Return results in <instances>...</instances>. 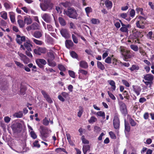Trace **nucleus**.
<instances>
[{
	"mask_svg": "<svg viewBox=\"0 0 154 154\" xmlns=\"http://www.w3.org/2000/svg\"><path fill=\"white\" fill-rule=\"evenodd\" d=\"M64 13L69 17L76 19L78 14L75 9L73 8H69L67 10L64 11Z\"/></svg>",
	"mask_w": 154,
	"mask_h": 154,
	"instance_id": "obj_1",
	"label": "nucleus"
},
{
	"mask_svg": "<svg viewBox=\"0 0 154 154\" xmlns=\"http://www.w3.org/2000/svg\"><path fill=\"white\" fill-rule=\"evenodd\" d=\"M40 129L41 137L42 139L47 138L49 134L51 132L50 130L47 128H44L42 126H40Z\"/></svg>",
	"mask_w": 154,
	"mask_h": 154,
	"instance_id": "obj_2",
	"label": "nucleus"
},
{
	"mask_svg": "<svg viewBox=\"0 0 154 154\" xmlns=\"http://www.w3.org/2000/svg\"><path fill=\"white\" fill-rule=\"evenodd\" d=\"M136 19L138 20L136 23L137 26L140 29H144L145 27V21L146 19L140 16H139L138 18L137 17L136 18Z\"/></svg>",
	"mask_w": 154,
	"mask_h": 154,
	"instance_id": "obj_3",
	"label": "nucleus"
},
{
	"mask_svg": "<svg viewBox=\"0 0 154 154\" xmlns=\"http://www.w3.org/2000/svg\"><path fill=\"white\" fill-rule=\"evenodd\" d=\"M32 47V45L31 44L30 41L29 40L25 42L23 45H21L20 48L23 50H26L28 51H32L31 47Z\"/></svg>",
	"mask_w": 154,
	"mask_h": 154,
	"instance_id": "obj_4",
	"label": "nucleus"
},
{
	"mask_svg": "<svg viewBox=\"0 0 154 154\" xmlns=\"http://www.w3.org/2000/svg\"><path fill=\"white\" fill-rule=\"evenodd\" d=\"M113 124L115 129H119L120 125V121L118 114H115L113 121Z\"/></svg>",
	"mask_w": 154,
	"mask_h": 154,
	"instance_id": "obj_5",
	"label": "nucleus"
},
{
	"mask_svg": "<svg viewBox=\"0 0 154 154\" xmlns=\"http://www.w3.org/2000/svg\"><path fill=\"white\" fill-rule=\"evenodd\" d=\"M46 50L45 48L38 47L34 50V53L38 55H40L42 54L45 53Z\"/></svg>",
	"mask_w": 154,
	"mask_h": 154,
	"instance_id": "obj_6",
	"label": "nucleus"
},
{
	"mask_svg": "<svg viewBox=\"0 0 154 154\" xmlns=\"http://www.w3.org/2000/svg\"><path fill=\"white\" fill-rule=\"evenodd\" d=\"M120 110L121 113L125 116L127 113L126 106L125 104L122 102L119 103Z\"/></svg>",
	"mask_w": 154,
	"mask_h": 154,
	"instance_id": "obj_7",
	"label": "nucleus"
},
{
	"mask_svg": "<svg viewBox=\"0 0 154 154\" xmlns=\"http://www.w3.org/2000/svg\"><path fill=\"white\" fill-rule=\"evenodd\" d=\"M18 54L20 58V60L23 61L24 63L27 64L29 63V59L25 55L21 53H18Z\"/></svg>",
	"mask_w": 154,
	"mask_h": 154,
	"instance_id": "obj_8",
	"label": "nucleus"
},
{
	"mask_svg": "<svg viewBox=\"0 0 154 154\" xmlns=\"http://www.w3.org/2000/svg\"><path fill=\"white\" fill-rule=\"evenodd\" d=\"M41 93L43 96L44 97L46 101L49 103H53V101L49 95L44 90L41 91Z\"/></svg>",
	"mask_w": 154,
	"mask_h": 154,
	"instance_id": "obj_9",
	"label": "nucleus"
},
{
	"mask_svg": "<svg viewBox=\"0 0 154 154\" xmlns=\"http://www.w3.org/2000/svg\"><path fill=\"white\" fill-rule=\"evenodd\" d=\"M36 62L39 67L40 68H43V65L46 63V61L43 59H38L36 60Z\"/></svg>",
	"mask_w": 154,
	"mask_h": 154,
	"instance_id": "obj_10",
	"label": "nucleus"
},
{
	"mask_svg": "<svg viewBox=\"0 0 154 154\" xmlns=\"http://www.w3.org/2000/svg\"><path fill=\"white\" fill-rule=\"evenodd\" d=\"M22 125L19 123L14 124L12 126L13 130L16 132L20 131Z\"/></svg>",
	"mask_w": 154,
	"mask_h": 154,
	"instance_id": "obj_11",
	"label": "nucleus"
},
{
	"mask_svg": "<svg viewBox=\"0 0 154 154\" xmlns=\"http://www.w3.org/2000/svg\"><path fill=\"white\" fill-rule=\"evenodd\" d=\"M42 17L43 19L47 23H49L51 21V17L48 14H43L42 15Z\"/></svg>",
	"mask_w": 154,
	"mask_h": 154,
	"instance_id": "obj_12",
	"label": "nucleus"
},
{
	"mask_svg": "<svg viewBox=\"0 0 154 154\" xmlns=\"http://www.w3.org/2000/svg\"><path fill=\"white\" fill-rule=\"evenodd\" d=\"M62 36L65 38H68L69 37V33L67 29H62L60 31Z\"/></svg>",
	"mask_w": 154,
	"mask_h": 154,
	"instance_id": "obj_13",
	"label": "nucleus"
},
{
	"mask_svg": "<svg viewBox=\"0 0 154 154\" xmlns=\"http://www.w3.org/2000/svg\"><path fill=\"white\" fill-rule=\"evenodd\" d=\"M3 5L6 10H9L12 8V4L8 1L4 2Z\"/></svg>",
	"mask_w": 154,
	"mask_h": 154,
	"instance_id": "obj_14",
	"label": "nucleus"
},
{
	"mask_svg": "<svg viewBox=\"0 0 154 154\" xmlns=\"http://www.w3.org/2000/svg\"><path fill=\"white\" fill-rule=\"evenodd\" d=\"M143 78L146 81L152 82L154 79V76L151 74H148L144 75Z\"/></svg>",
	"mask_w": 154,
	"mask_h": 154,
	"instance_id": "obj_15",
	"label": "nucleus"
},
{
	"mask_svg": "<svg viewBox=\"0 0 154 154\" xmlns=\"http://www.w3.org/2000/svg\"><path fill=\"white\" fill-rule=\"evenodd\" d=\"M17 37L16 41L19 44H20L22 43V42H24L25 41V37L24 36H21L20 35H17Z\"/></svg>",
	"mask_w": 154,
	"mask_h": 154,
	"instance_id": "obj_16",
	"label": "nucleus"
},
{
	"mask_svg": "<svg viewBox=\"0 0 154 154\" xmlns=\"http://www.w3.org/2000/svg\"><path fill=\"white\" fill-rule=\"evenodd\" d=\"M65 45L66 47L69 49L73 47L74 44L72 40H67L65 42Z\"/></svg>",
	"mask_w": 154,
	"mask_h": 154,
	"instance_id": "obj_17",
	"label": "nucleus"
},
{
	"mask_svg": "<svg viewBox=\"0 0 154 154\" xmlns=\"http://www.w3.org/2000/svg\"><path fill=\"white\" fill-rule=\"evenodd\" d=\"M50 4L41 3L40 4V7L42 10L46 11L48 8L49 7Z\"/></svg>",
	"mask_w": 154,
	"mask_h": 154,
	"instance_id": "obj_18",
	"label": "nucleus"
},
{
	"mask_svg": "<svg viewBox=\"0 0 154 154\" xmlns=\"http://www.w3.org/2000/svg\"><path fill=\"white\" fill-rule=\"evenodd\" d=\"M55 53L51 50L49 51L48 53V60H54L55 59Z\"/></svg>",
	"mask_w": 154,
	"mask_h": 154,
	"instance_id": "obj_19",
	"label": "nucleus"
},
{
	"mask_svg": "<svg viewBox=\"0 0 154 154\" xmlns=\"http://www.w3.org/2000/svg\"><path fill=\"white\" fill-rule=\"evenodd\" d=\"M24 21L27 25L30 24L32 22V20L30 16H25L24 17Z\"/></svg>",
	"mask_w": 154,
	"mask_h": 154,
	"instance_id": "obj_20",
	"label": "nucleus"
},
{
	"mask_svg": "<svg viewBox=\"0 0 154 154\" xmlns=\"http://www.w3.org/2000/svg\"><path fill=\"white\" fill-rule=\"evenodd\" d=\"M79 65L80 67L84 69H87L88 67L87 62L84 60L80 61L79 63Z\"/></svg>",
	"mask_w": 154,
	"mask_h": 154,
	"instance_id": "obj_21",
	"label": "nucleus"
},
{
	"mask_svg": "<svg viewBox=\"0 0 154 154\" xmlns=\"http://www.w3.org/2000/svg\"><path fill=\"white\" fill-rule=\"evenodd\" d=\"M133 87L134 91L136 93L137 96L139 95L141 90L140 87L138 86L134 87V86H133Z\"/></svg>",
	"mask_w": 154,
	"mask_h": 154,
	"instance_id": "obj_22",
	"label": "nucleus"
},
{
	"mask_svg": "<svg viewBox=\"0 0 154 154\" xmlns=\"http://www.w3.org/2000/svg\"><path fill=\"white\" fill-rule=\"evenodd\" d=\"M125 133H128L130 131V126L129 124L126 122L125 120Z\"/></svg>",
	"mask_w": 154,
	"mask_h": 154,
	"instance_id": "obj_23",
	"label": "nucleus"
},
{
	"mask_svg": "<svg viewBox=\"0 0 154 154\" xmlns=\"http://www.w3.org/2000/svg\"><path fill=\"white\" fill-rule=\"evenodd\" d=\"M130 53V51L128 50L122 55L124 56L125 61H126V59L130 58L131 57Z\"/></svg>",
	"mask_w": 154,
	"mask_h": 154,
	"instance_id": "obj_24",
	"label": "nucleus"
},
{
	"mask_svg": "<svg viewBox=\"0 0 154 154\" xmlns=\"http://www.w3.org/2000/svg\"><path fill=\"white\" fill-rule=\"evenodd\" d=\"M7 13L5 11H3L0 12V17L5 20L8 19Z\"/></svg>",
	"mask_w": 154,
	"mask_h": 154,
	"instance_id": "obj_25",
	"label": "nucleus"
},
{
	"mask_svg": "<svg viewBox=\"0 0 154 154\" xmlns=\"http://www.w3.org/2000/svg\"><path fill=\"white\" fill-rule=\"evenodd\" d=\"M107 82L111 86V88L112 90L115 91L116 88V83L115 82L112 80H108Z\"/></svg>",
	"mask_w": 154,
	"mask_h": 154,
	"instance_id": "obj_26",
	"label": "nucleus"
},
{
	"mask_svg": "<svg viewBox=\"0 0 154 154\" xmlns=\"http://www.w3.org/2000/svg\"><path fill=\"white\" fill-rule=\"evenodd\" d=\"M97 117H101L103 119H105V112L102 111H100L97 112L96 113Z\"/></svg>",
	"mask_w": 154,
	"mask_h": 154,
	"instance_id": "obj_27",
	"label": "nucleus"
},
{
	"mask_svg": "<svg viewBox=\"0 0 154 154\" xmlns=\"http://www.w3.org/2000/svg\"><path fill=\"white\" fill-rule=\"evenodd\" d=\"M90 146L89 145H84L82 149L84 154H87V151L90 150Z\"/></svg>",
	"mask_w": 154,
	"mask_h": 154,
	"instance_id": "obj_28",
	"label": "nucleus"
},
{
	"mask_svg": "<svg viewBox=\"0 0 154 154\" xmlns=\"http://www.w3.org/2000/svg\"><path fill=\"white\" fill-rule=\"evenodd\" d=\"M105 3L106 7L110 9L112 7V4L111 1L107 0L106 1Z\"/></svg>",
	"mask_w": 154,
	"mask_h": 154,
	"instance_id": "obj_29",
	"label": "nucleus"
},
{
	"mask_svg": "<svg viewBox=\"0 0 154 154\" xmlns=\"http://www.w3.org/2000/svg\"><path fill=\"white\" fill-rule=\"evenodd\" d=\"M97 66L98 68L103 70L105 69V67L103 65L100 61H98L97 63Z\"/></svg>",
	"mask_w": 154,
	"mask_h": 154,
	"instance_id": "obj_30",
	"label": "nucleus"
},
{
	"mask_svg": "<svg viewBox=\"0 0 154 154\" xmlns=\"http://www.w3.org/2000/svg\"><path fill=\"white\" fill-rule=\"evenodd\" d=\"M31 39L32 40L33 42L35 43V44H36L37 45H42L43 43V42L42 41L40 40H38L34 38H32Z\"/></svg>",
	"mask_w": 154,
	"mask_h": 154,
	"instance_id": "obj_31",
	"label": "nucleus"
},
{
	"mask_svg": "<svg viewBox=\"0 0 154 154\" xmlns=\"http://www.w3.org/2000/svg\"><path fill=\"white\" fill-rule=\"evenodd\" d=\"M17 22L20 27L23 28L24 26L25 23L24 21L23 20L19 19L17 21Z\"/></svg>",
	"mask_w": 154,
	"mask_h": 154,
	"instance_id": "obj_32",
	"label": "nucleus"
},
{
	"mask_svg": "<svg viewBox=\"0 0 154 154\" xmlns=\"http://www.w3.org/2000/svg\"><path fill=\"white\" fill-rule=\"evenodd\" d=\"M58 20L60 24L62 26H64L66 25V21L62 17H59Z\"/></svg>",
	"mask_w": 154,
	"mask_h": 154,
	"instance_id": "obj_33",
	"label": "nucleus"
},
{
	"mask_svg": "<svg viewBox=\"0 0 154 154\" xmlns=\"http://www.w3.org/2000/svg\"><path fill=\"white\" fill-rule=\"evenodd\" d=\"M33 36L36 38H39L42 36V34L40 32L36 31L34 32Z\"/></svg>",
	"mask_w": 154,
	"mask_h": 154,
	"instance_id": "obj_34",
	"label": "nucleus"
},
{
	"mask_svg": "<svg viewBox=\"0 0 154 154\" xmlns=\"http://www.w3.org/2000/svg\"><path fill=\"white\" fill-rule=\"evenodd\" d=\"M54 60H48V65L51 67H54L56 66V63L53 61Z\"/></svg>",
	"mask_w": 154,
	"mask_h": 154,
	"instance_id": "obj_35",
	"label": "nucleus"
},
{
	"mask_svg": "<svg viewBox=\"0 0 154 154\" xmlns=\"http://www.w3.org/2000/svg\"><path fill=\"white\" fill-rule=\"evenodd\" d=\"M14 116L17 118H21L23 116V112L22 111H20L18 112H16L14 114Z\"/></svg>",
	"mask_w": 154,
	"mask_h": 154,
	"instance_id": "obj_36",
	"label": "nucleus"
},
{
	"mask_svg": "<svg viewBox=\"0 0 154 154\" xmlns=\"http://www.w3.org/2000/svg\"><path fill=\"white\" fill-rule=\"evenodd\" d=\"M10 19L12 23H14L15 21V18L14 15L12 12H9Z\"/></svg>",
	"mask_w": 154,
	"mask_h": 154,
	"instance_id": "obj_37",
	"label": "nucleus"
},
{
	"mask_svg": "<svg viewBox=\"0 0 154 154\" xmlns=\"http://www.w3.org/2000/svg\"><path fill=\"white\" fill-rule=\"evenodd\" d=\"M91 23L94 24H98L100 23V21L98 19L92 18L91 20Z\"/></svg>",
	"mask_w": 154,
	"mask_h": 154,
	"instance_id": "obj_38",
	"label": "nucleus"
},
{
	"mask_svg": "<svg viewBox=\"0 0 154 154\" xmlns=\"http://www.w3.org/2000/svg\"><path fill=\"white\" fill-rule=\"evenodd\" d=\"M147 37L148 38L153 40L154 37L152 36V31H149L147 34Z\"/></svg>",
	"mask_w": 154,
	"mask_h": 154,
	"instance_id": "obj_39",
	"label": "nucleus"
},
{
	"mask_svg": "<svg viewBox=\"0 0 154 154\" xmlns=\"http://www.w3.org/2000/svg\"><path fill=\"white\" fill-rule=\"evenodd\" d=\"M78 73L79 74H82L83 75H86L88 74V72L87 71L83 69H79L78 71Z\"/></svg>",
	"mask_w": 154,
	"mask_h": 154,
	"instance_id": "obj_40",
	"label": "nucleus"
},
{
	"mask_svg": "<svg viewBox=\"0 0 154 154\" xmlns=\"http://www.w3.org/2000/svg\"><path fill=\"white\" fill-rule=\"evenodd\" d=\"M128 15V14L127 13H122L120 14V16L121 17L126 19L127 20L129 21L131 19L130 18H128V19H126V17H127Z\"/></svg>",
	"mask_w": 154,
	"mask_h": 154,
	"instance_id": "obj_41",
	"label": "nucleus"
},
{
	"mask_svg": "<svg viewBox=\"0 0 154 154\" xmlns=\"http://www.w3.org/2000/svg\"><path fill=\"white\" fill-rule=\"evenodd\" d=\"M139 69V67L135 65H132L131 67L130 68V69L131 71H133L134 70H138Z\"/></svg>",
	"mask_w": 154,
	"mask_h": 154,
	"instance_id": "obj_42",
	"label": "nucleus"
},
{
	"mask_svg": "<svg viewBox=\"0 0 154 154\" xmlns=\"http://www.w3.org/2000/svg\"><path fill=\"white\" fill-rule=\"evenodd\" d=\"M71 56L74 58L78 59V56L77 54L74 51H72L70 53Z\"/></svg>",
	"mask_w": 154,
	"mask_h": 154,
	"instance_id": "obj_43",
	"label": "nucleus"
},
{
	"mask_svg": "<svg viewBox=\"0 0 154 154\" xmlns=\"http://www.w3.org/2000/svg\"><path fill=\"white\" fill-rule=\"evenodd\" d=\"M130 47L131 49L135 51H137L138 50V47L136 45H131Z\"/></svg>",
	"mask_w": 154,
	"mask_h": 154,
	"instance_id": "obj_44",
	"label": "nucleus"
},
{
	"mask_svg": "<svg viewBox=\"0 0 154 154\" xmlns=\"http://www.w3.org/2000/svg\"><path fill=\"white\" fill-rule=\"evenodd\" d=\"M85 12L87 15L88 16V14L89 13L91 12L92 11V9L90 7H88L85 8Z\"/></svg>",
	"mask_w": 154,
	"mask_h": 154,
	"instance_id": "obj_45",
	"label": "nucleus"
},
{
	"mask_svg": "<svg viewBox=\"0 0 154 154\" xmlns=\"http://www.w3.org/2000/svg\"><path fill=\"white\" fill-rule=\"evenodd\" d=\"M97 119L95 117L91 116L89 120H88V122L90 123H93L97 121Z\"/></svg>",
	"mask_w": 154,
	"mask_h": 154,
	"instance_id": "obj_46",
	"label": "nucleus"
},
{
	"mask_svg": "<svg viewBox=\"0 0 154 154\" xmlns=\"http://www.w3.org/2000/svg\"><path fill=\"white\" fill-rule=\"evenodd\" d=\"M83 112V108L82 106H80L79 107V109L78 112L77 113V116L79 117H80L82 114Z\"/></svg>",
	"mask_w": 154,
	"mask_h": 154,
	"instance_id": "obj_47",
	"label": "nucleus"
},
{
	"mask_svg": "<svg viewBox=\"0 0 154 154\" xmlns=\"http://www.w3.org/2000/svg\"><path fill=\"white\" fill-rule=\"evenodd\" d=\"M32 30L37 29L39 28V25L36 23H34L31 25Z\"/></svg>",
	"mask_w": 154,
	"mask_h": 154,
	"instance_id": "obj_48",
	"label": "nucleus"
},
{
	"mask_svg": "<svg viewBox=\"0 0 154 154\" xmlns=\"http://www.w3.org/2000/svg\"><path fill=\"white\" fill-rule=\"evenodd\" d=\"M129 14L130 16L133 18L134 17L135 15V11L134 9H131L130 10H129Z\"/></svg>",
	"mask_w": 154,
	"mask_h": 154,
	"instance_id": "obj_49",
	"label": "nucleus"
},
{
	"mask_svg": "<svg viewBox=\"0 0 154 154\" xmlns=\"http://www.w3.org/2000/svg\"><path fill=\"white\" fill-rule=\"evenodd\" d=\"M14 62L17 66L21 68H23L24 65L22 63L16 60H14Z\"/></svg>",
	"mask_w": 154,
	"mask_h": 154,
	"instance_id": "obj_50",
	"label": "nucleus"
},
{
	"mask_svg": "<svg viewBox=\"0 0 154 154\" xmlns=\"http://www.w3.org/2000/svg\"><path fill=\"white\" fill-rule=\"evenodd\" d=\"M129 122L131 125L132 126H135L137 125V123L131 118L129 119Z\"/></svg>",
	"mask_w": 154,
	"mask_h": 154,
	"instance_id": "obj_51",
	"label": "nucleus"
},
{
	"mask_svg": "<svg viewBox=\"0 0 154 154\" xmlns=\"http://www.w3.org/2000/svg\"><path fill=\"white\" fill-rule=\"evenodd\" d=\"M72 38L75 44H77L78 42V40L76 36L73 34H72Z\"/></svg>",
	"mask_w": 154,
	"mask_h": 154,
	"instance_id": "obj_52",
	"label": "nucleus"
},
{
	"mask_svg": "<svg viewBox=\"0 0 154 154\" xmlns=\"http://www.w3.org/2000/svg\"><path fill=\"white\" fill-rule=\"evenodd\" d=\"M31 137L33 139H35L37 138V136L35 133L33 131H31L30 132Z\"/></svg>",
	"mask_w": 154,
	"mask_h": 154,
	"instance_id": "obj_53",
	"label": "nucleus"
},
{
	"mask_svg": "<svg viewBox=\"0 0 154 154\" xmlns=\"http://www.w3.org/2000/svg\"><path fill=\"white\" fill-rule=\"evenodd\" d=\"M81 140L83 143L85 144H88L89 143V141L85 138V136L84 135L82 136Z\"/></svg>",
	"mask_w": 154,
	"mask_h": 154,
	"instance_id": "obj_54",
	"label": "nucleus"
},
{
	"mask_svg": "<svg viewBox=\"0 0 154 154\" xmlns=\"http://www.w3.org/2000/svg\"><path fill=\"white\" fill-rule=\"evenodd\" d=\"M120 52L122 55H123L124 53L127 50L124 47L121 46L119 48Z\"/></svg>",
	"mask_w": 154,
	"mask_h": 154,
	"instance_id": "obj_55",
	"label": "nucleus"
},
{
	"mask_svg": "<svg viewBox=\"0 0 154 154\" xmlns=\"http://www.w3.org/2000/svg\"><path fill=\"white\" fill-rule=\"evenodd\" d=\"M56 150L57 151V152L58 153L61 152H65L66 153H67V152L66 151L65 149L63 148H57L56 149Z\"/></svg>",
	"mask_w": 154,
	"mask_h": 154,
	"instance_id": "obj_56",
	"label": "nucleus"
},
{
	"mask_svg": "<svg viewBox=\"0 0 154 154\" xmlns=\"http://www.w3.org/2000/svg\"><path fill=\"white\" fill-rule=\"evenodd\" d=\"M60 4L65 8H67L69 6L70 3L69 2H62L60 3Z\"/></svg>",
	"mask_w": 154,
	"mask_h": 154,
	"instance_id": "obj_57",
	"label": "nucleus"
},
{
	"mask_svg": "<svg viewBox=\"0 0 154 154\" xmlns=\"http://www.w3.org/2000/svg\"><path fill=\"white\" fill-rule=\"evenodd\" d=\"M49 121L47 118L45 117L43 120V124L47 126L48 125Z\"/></svg>",
	"mask_w": 154,
	"mask_h": 154,
	"instance_id": "obj_58",
	"label": "nucleus"
},
{
	"mask_svg": "<svg viewBox=\"0 0 154 154\" xmlns=\"http://www.w3.org/2000/svg\"><path fill=\"white\" fill-rule=\"evenodd\" d=\"M108 94L109 95V97L111 98L112 100H116V98L109 91H107Z\"/></svg>",
	"mask_w": 154,
	"mask_h": 154,
	"instance_id": "obj_59",
	"label": "nucleus"
},
{
	"mask_svg": "<svg viewBox=\"0 0 154 154\" xmlns=\"http://www.w3.org/2000/svg\"><path fill=\"white\" fill-rule=\"evenodd\" d=\"M38 141L35 140L33 143V146L38 148H39L40 146V145L38 143Z\"/></svg>",
	"mask_w": 154,
	"mask_h": 154,
	"instance_id": "obj_60",
	"label": "nucleus"
},
{
	"mask_svg": "<svg viewBox=\"0 0 154 154\" xmlns=\"http://www.w3.org/2000/svg\"><path fill=\"white\" fill-rule=\"evenodd\" d=\"M68 72L69 75L71 77L74 78H75V73L73 71H72L69 70Z\"/></svg>",
	"mask_w": 154,
	"mask_h": 154,
	"instance_id": "obj_61",
	"label": "nucleus"
},
{
	"mask_svg": "<svg viewBox=\"0 0 154 154\" xmlns=\"http://www.w3.org/2000/svg\"><path fill=\"white\" fill-rule=\"evenodd\" d=\"M58 68L59 69L62 71H65L66 68L65 67L62 65H59L58 66Z\"/></svg>",
	"mask_w": 154,
	"mask_h": 154,
	"instance_id": "obj_62",
	"label": "nucleus"
},
{
	"mask_svg": "<svg viewBox=\"0 0 154 154\" xmlns=\"http://www.w3.org/2000/svg\"><path fill=\"white\" fill-rule=\"evenodd\" d=\"M122 82L123 84L127 87H129L130 86L129 83L128 81L125 80H122Z\"/></svg>",
	"mask_w": 154,
	"mask_h": 154,
	"instance_id": "obj_63",
	"label": "nucleus"
},
{
	"mask_svg": "<svg viewBox=\"0 0 154 154\" xmlns=\"http://www.w3.org/2000/svg\"><path fill=\"white\" fill-rule=\"evenodd\" d=\"M105 62L106 63L110 64L111 63V57H108L106 58L105 60Z\"/></svg>",
	"mask_w": 154,
	"mask_h": 154,
	"instance_id": "obj_64",
	"label": "nucleus"
}]
</instances>
